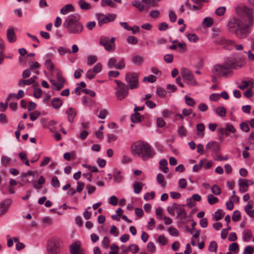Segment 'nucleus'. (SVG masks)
I'll use <instances>...</instances> for the list:
<instances>
[{
    "label": "nucleus",
    "mask_w": 254,
    "mask_h": 254,
    "mask_svg": "<svg viewBox=\"0 0 254 254\" xmlns=\"http://www.w3.org/2000/svg\"><path fill=\"white\" fill-rule=\"evenodd\" d=\"M132 154L138 156L143 161L147 160L153 157L155 151L146 142L138 140L132 144L130 147Z\"/></svg>",
    "instance_id": "f257e3e1"
},
{
    "label": "nucleus",
    "mask_w": 254,
    "mask_h": 254,
    "mask_svg": "<svg viewBox=\"0 0 254 254\" xmlns=\"http://www.w3.org/2000/svg\"><path fill=\"white\" fill-rule=\"evenodd\" d=\"M79 19L80 16L77 13L72 14L66 17L63 25L68 33L78 35L83 31V25Z\"/></svg>",
    "instance_id": "f03ea898"
},
{
    "label": "nucleus",
    "mask_w": 254,
    "mask_h": 254,
    "mask_svg": "<svg viewBox=\"0 0 254 254\" xmlns=\"http://www.w3.org/2000/svg\"><path fill=\"white\" fill-rule=\"evenodd\" d=\"M236 12L240 16L246 19V27H252L254 23V9L245 4H241L236 8Z\"/></svg>",
    "instance_id": "7ed1b4c3"
},
{
    "label": "nucleus",
    "mask_w": 254,
    "mask_h": 254,
    "mask_svg": "<svg viewBox=\"0 0 254 254\" xmlns=\"http://www.w3.org/2000/svg\"><path fill=\"white\" fill-rule=\"evenodd\" d=\"M117 86L115 88V95L118 100H123L127 97L128 94V87L123 82L115 80Z\"/></svg>",
    "instance_id": "20e7f679"
},
{
    "label": "nucleus",
    "mask_w": 254,
    "mask_h": 254,
    "mask_svg": "<svg viewBox=\"0 0 254 254\" xmlns=\"http://www.w3.org/2000/svg\"><path fill=\"white\" fill-rule=\"evenodd\" d=\"M138 77L139 74L135 72H128L126 74L125 80L128 88L132 90L138 87Z\"/></svg>",
    "instance_id": "39448f33"
},
{
    "label": "nucleus",
    "mask_w": 254,
    "mask_h": 254,
    "mask_svg": "<svg viewBox=\"0 0 254 254\" xmlns=\"http://www.w3.org/2000/svg\"><path fill=\"white\" fill-rule=\"evenodd\" d=\"M64 243L60 239L51 241L48 245V250L50 254H59L63 247Z\"/></svg>",
    "instance_id": "423d86ee"
},
{
    "label": "nucleus",
    "mask_w": 254,
    "mask_h": 254,
    "mask_svg": "<svg viewBox=\"0 0 254 254\" xmlns=\"http://www.w3.org/2000/svg\"><path fill=\"white\" fill-rule=\"evenodd\" d=\"M57 81L54 79H51L50 81L52 85V89L53 90L60 91L64 87L65 79L63 77L62 71L60 70H57Z\"/></svg>",
    "instance_id": "0eeeda50"
},
{
    "label": "nucleus",
    "mask_w": 254,
    "mask_h": 254,
    "mask_svg": "<svg viewBox=\"0 0 254 254\" xmlns=\"http://www.w3.org/2000/svg\"><path fill=\"white\" fill-rule=\"evenodd\" d=\"M213 70L217 75L224 77L231 76L233 73V71L224 63L222 64L215 65Z\"/></svg>",
    "instance_id": "6e6552de"
},
{
    "label": "nucleus",
    "mask_w": 254,
    "mask_h": 254,
    "mask_svg": "<svg viewBox=\"0 0 254 254\" xmlns=\"http://www.w3.org/2000/svg\"><path fill=\"white\" fill-rule=\"evenodd\" d=\"M181 73L183 78L186 80L188 84L193 86L198 85V83L195 79L193 74L189 69L182 67L181 69Z\"/></svg>",
    "instance_id": "1a4fd4ad"
},
{
    "label": "nucleus",
    "mask_w": 254,
    "mask_h": 254,
    "mask_svg": "<svg viewBox=\"0 0 254 254\" xmlns=\"http://www.w3.org/2000/svg\"><path fill=\"white\" fill-rule=\"evenodd\" d=\"M224 63L227 66L230 67V69H236L241 68L243 64L241 59H237L235 57H228L225 61Z\"/></svg>",
    "instance_id": "9d476101"
},
{
    "label": "nucleus",
    "mask_w": 254,
    "mask_h": 254,
    "mask_svg": "<svg viewBox=\"0 0 254 254\" xmlns=\"http://www.w3.org/2000/svg\"><path fill=\"white\" fill-rule=\"evenodd\" d=\"M98 20V24L101 27L104 24L112 22L115 20L116 18V15L115 14H108L105 15L102 13L96 14Z\"/></svg>",
    "instance_id": "9b49d317"
},
{
    "label": "nucleus",
    "mask_w": 254,
    "mask_h": 254,
    "mask_svg": "<svg viewBox=\"0 0 254 254\" xmlns=\"http://www.w3.org/2000/svg\"><path fill=\"white\" fill-rule=\"evenodd\" d=\"M241 26L239 20L233 17L229 19L227 27L230 32L234 34Z\"/></svg>",
    "instance_id": "f8f14e48"
},
{
    "label": "nucleus",
    "mask_w": 254,
    "mask_h": 254,
    "mask_svg": "<svg viewBox=\"0 0 254 254\" xmlns=\"http://www.w3.org/2000/svg\"><path fill=\"white\" fill-rule=\"evenodd\" d=\"M70 254H85L81 247L79 241H76L69 246Z\"/></svg>",
    "instance_id": "ddd939ff"
},
{
    "label": "nucleus",
    "mask_w": 254,
    "mask_h": 254,
    "mask_svg": "<svg viewBox=\"0 0 254 254\" xmlns=\"http://www.w3.org/2000/svg\"><path fill=\"white\" fill-rule=\"evenodd\" d=\"M250 27H246V24L242 26H241L238 30L234 33L235 35L240 39H243L246 38L249 33L248 31V29Z\"/></svg>",
    "instance_id": "4468645a"
},
{
    "label": "nucleus",
    "mask_w": 254,
    "mask_h": 254,
    "mask_svg": "<svg viewBox=\"0 0 254 254\" xmlns=\"http://www.w3.org/2000/svg\"><path fill=\"white\" fill-rule=\"evenodd\" d=\"M11 203V200L10 199H5L0 203V217L7 211Z\"/></svg>",
    "instance_id": "2eb2a0df"
},
{
    "label": "nucleus",
    "mask_w": 254,
    "mask_h": 254,
    "mask_svg": "<svg viewBox=\"0 0 254 254\" xmlns=\"http://www.w3.org/2000/svg\"><path fill=\"white\" fill-rule=\"evenodd\" d=\"M215 43L224 46V48H227V46L233 45L235 42L231 40H227L224 37H219L215 40Z\"/></svg>",
    "instance_id": "dca6fc26"
},
{
    "label": "nucleus",
    "mask_w": 254,
    "mask_h": 254,
    "mask_svg": "<svg viewBox=\"0 0 254 254\" xmlns=\"http://www.w3.org/2000/svg\"><path fill=\"white\" fill-rule=\"evenodd\" d=\"M121 249L122 250V253L129 251L133 254L137 253L139 250L138 246L134 244L130 245L128 248H126L125 246H122Z\"/></svg>",
    "instance_id": "f3484780"
},
{
    "label": "nucleus",
    "mask_w": 254,
    "mask_h": 254,
    "mask_svg": "<svg viewBox=\"0 0 254 254\" xmlns=\"http://www.w3.org/2000/svg\"><path fill=\"white\" fill-rule=\"evenodd\" d=\"M6 37L8 41L10 43H13L16 41V36L13 28H9L7 30Z\"/></svg>",
    "instance_id": "a211bd4d"
},
{
    "label": "nucleus",
    "mask_w": 254,
    "mask_h": 254,
    "mask_svg": "<svg viewBox=\"0 0 254 254\" xmlns=\"http://www.w3.org/2000/svg\"><path fill=\"white\" fill-rule=\"evenodd\" d=\"M67 119L69 123H72L76 115V110L73 108H69L66 111Z\"/></svg>",
    "instance_id": "6ab92c4d"
},
{
    "label": "nucleus",
    "mask_w": 254,
    "mask_h": 254,
    "mask_svg": "<svg viewBox=\"0 0 254 254\" xmlns=\"http://www.w3.org/2000/svg\"><path fill=\"white\" fill-rule=\"evenodd\" d=\"M238 185L239 186V191L244 193L248 190L249 187L246 181V179H240L238 181Z\"/></svg>",
    "instance_id": "aec40b11"
},
{
    "label": "nucleus",
    "mask_w": 254,
    "mask_h": 254,
    "mask_svg": "<svg viewBox=\"0 0 254 254\" xmlns=\"http://www.w3.org/2000/svg\"><path fill=\"white\" fill-rule=\"evenodd\" d=\"M206 148L214 152H217L220 150V146L218 143L213 141L208 142L206 145Z\"/></svg>",
    "instance_id": "412c9836"
},
{
    "label": "nucleus",
    "mask_w": 254,
    "mask_h": 254,
    "mask_svg": "<svg viewBox=\"0 0 254 254\" xmlns=\"http://www.w3.org/2000/svg\"><path fill=\"white\" fill-rule=\"evenodd\" d=\"M74 10L73 6L71 4H67L65 5L60 10V13L62 14L65 15L70 12H73Z\"/></svg>",
    "instance_id": "4be33fe9"
},
{
    "label": "nucleus",
    "mask_w": 254,
    "mask_h": 254,
    "mask_svg": "<svg viewBox=\"0 0 254 254\" xmlns=\"http://www.w3.org/2000/svg\"><path fill=\"white\" fill-rule=\"evenodd\" d=\"M21 177L23 179H26V181L28 183L32 182L34 180V172L28 171L26 173L22 174Z\"/></svg>",
    "instance_id": "5701e85b"
},
{
    "label": "nucleus",
    "mask_w": 254,
    "mask_h": 254,
    "mask_svg": "<svg viewBox=\"0 0 254 254\" xmlns=\"http://www.w3.org/2000/svg\"><path fill=\"white\" fill-rule=\"evenodd\" d=\"M177 216L181 221H184L187 218V212L183 206L180 207L177 211Z\"/></svg>",
    "instance_id": "b1692460"
},
{
    "label": "nucleus",
    "mask_w": 254,
    "mask_h": 254,
    "mask_svg": "<svg viewBox=\"0 0 254 254\" xmlns=\"http://www.w3.org/2000/svg\"><path fill=\"white\" fill-rule=\"evenodd\" d=\"M131 61L134 64L139 66L143 63L144 59L142 56L135 55L132 57Z\"/></svg>",
    "instance_id": "393cba45"
},
{
    "label": "nucleus",
    "mask_w": 254,
    "mask_h": 254,
    "mask_svg": "<svg viewBox=\"0 0 254 254\" xmlns=\"http://www.w3.org/2000/svg\"><path fill=\"white\" fill-rule=\"evenodd\" d=\"M51 103L52 107L55 109L60 108L63 104L62 101L58 98L52 99L51 101Z\"/></svg>",
    "instance_id": "a878e982"
},
{
    "label": "nucleus",
    "mask_w": 254,
    "mask_h": 254,
    "mask_svg": "<svg viewBox=\"0 0 254 254\" xmlns=\"http://www.w3.org/2000/svg\"><path fill=\"white\" fill-rule=\"evenodd\" d=\"M144 119V117L140 115L138 113H134L131 115L130 119L133 123H140Z\"/></svg>",
    "instance_id": "bb28decb"
},
{
    "label": "nucleus",
    "mask_w": 254,
    "mask_h": 254,
    "mask_svg": "<svg viewBox=\"0 0 254 254\" xmlns=\"http://www.w3.org/2000/svg\"><path fill=\"white\" fill-rule=\"evenodd\" d=\"M252 237V234L249 229H245L243 233V240L247 242L251 240Z\"/></svg>",
    "instance_id": "cd10ccee"
},
{
    "label": "nucleus",
    "mask_w": 254,
    "mask_h": 254,
    "mask_svg": "<svg viewBox=\"0 0 254 254\" xmlns=\"http://www.w3.org/2000/svg\"><path fill=\"white\" fill-rule=\"evenodd\" d=\"M78 4L81 9L84 10H88L91 8V4L89 3L86 2L84 0H79Z\"/></svg>",
    "instance_id": "c85d7f7f"
},
{
    "label": "nucleus",
    "mask_w": 254,
    "mask_h": 254,
    "mask_svg": "<svg viewBox=\"0 0 254 254\" xmlns=\"http://www.w3.org/2000/svg\"><path fill=\"white\" fill-rule=\"evenodd\" d=\"M33 84V80L32 79H20L18 82V86L20 87H24L26 85H31Z\"/></svg>",
    "instance_id": "c756f323"
},
{
    "label": "nucleus",
    "mask_w": 254,
    "mask_h": 254,
    "mask_svg": "<svg viewBox=\"0 0 254 254\" xmlns=\"http://www.w3.org/2000/svg\"><path fill=\"white\" fill-rule=\"evenodd\" d=\"M132 5L137 8L140 11H143L144 9V6L138 0H135L132 2Z\"/></svg>",
    "instance_id": "7c9ffc66"
},
{
    "label": "nucleus",
    "mask_w": 254,
    "mask_h": 254,
    "mask_svg": "<svg viewBox=\"0 0 254 254\" xmlns=\"http://www.w3.org/2000/svg\"><path fill=\"white\" fill-rule=\"evenodd\" d=\"M19 157L22 161L27 166H29V161L27 159V155L25 153L23 152H20L19 153Z\"/></svg>",
    "instance_id": "2f4dec72"
},
{
    "label": "nucleus",
    "mask_w": 254,
    "mask_h": 254,
    "mask_svg": "<svg viewBox=\"0 0 254 254\" xmlns=\"http://www.w3.org/2000/svg\"><path fill=\"white\" fill-rule=\"evenodd\" d=\"M215 112L219 116L224 117L226 116V110L223 107H219L216 108Z\"/></svg>",
    "instance_id": "473e14b6"
},
{
    "label": "nucleus",
    "mask_w": 254,
    "mask_h": 254,
    "mask_svg": "<svg viewBox=\"0 0 254 254\" xmlns=\"http://www.w3.org/2000/svg\"><path fill=\"white\" fill-rule=\"evenodd\" d=\"M125 60L124 58H122L119 62L114 65V67L116 69H122L125 67Z\"/></svg>",
    "instance_id": "72a5a7b5"
},
{
    "label": "nucleus",
    "mask_w": 254,
    "mask_h": 254,
    "mask_svg": "<svg viewBox=\"0 0 254 254\" xmlns=\"http://www.w3.org/2000/svg\"><path fill=\"white\" fill-rule=\"evenodd\" d=\"M120 171H117V172L115 173L113 175V178L114 182L116 183H121L123 180L122 177L120 175Z\"/></svg>",
    "instance_id": "f704fd0d"
},
{
    "label": "nucleus",
    "mask_w": 254,
    "mask_h": 254,
    "mask_svg": "<svg viewBox=\"0 0 254 254\" xmlns=\"http://www.w3.org/2000/svg\"><path fill=\"white\" fill-rule=\"evenodd\" d=\"M142 189V186L139 182H136L133 185V191L135 193L138 194L139 193Z\"/></svg>",
    "instance_id": "c9c22d12"
},
{
    "label": "nucleus",
    "mask_w": 254,
    "mask_h": 254,
    "mask_svg": "<svg viewBox=\"0 0 254 254\" xmlns=\"http://www.w3.org/2000/svg\"><path fill=\"white\" fill-rule=\"evenodd\" d=\"M217 244L215 241H211L208 246V250L210 252H214L216 253L217 252Z\"/></svg>",
    "instance_id": "e433bc0d"
},
{
    "label": "nucleus",
    "mask_w": 254,
    "mask_h": 254,
    "mask_svg": "<svg viewBox=\"0 0 254 254\" xmlns=\"http://www.w3.org/2000/svg\"><path fill=\"white\" fill-rule=\"evenodd\" d=\"M208 202L210 204H214L218 202V199L217 197L213 196L212 194H210L207 196Z\"/></svg>",
    "instance_id": "4c0bfd02"
},
{
    "label": "nucleus",
    "mask_w": 254,
    "mask_h": 254,
    "mask_svg": "<svg viewBox=\"0 0 254 254\" xmlns=\"http://www.w3.org/2000/svg\"><path fill=\"white\" fill-rule=\"evenodd\" d=\"M225 128L226 129V136H228L230 133H234L236 131V130L233 126L230 124H227Z\"/></svg>",
    "instance_id": "58836bf2"
},
{
    "label": "nucleus",
    "mask_w": 254,
    "mask_h": 254,
    "mask_svg": "<svg viewBox=\"0 0 254 254\" xmlns=\"http://www.w3.org/2000/svg\"><path fill=\"white\" fill-rule=\"evenodd\" d=\"M101 5L105 6L106 5L110 6L112 7H115L116 4L112 0H101Z\"/></svg>",
    "instance_id": "ea45409f"
},
{
    "label": "nucleus",
    "mask_w": 254,
    "mask_h": 254,
    "mask_svg": "<svg viewBox=\"0 0 254 254\" xmlns=\"http://www.w3.org/2000/svg\"><path fill=\"white\" fill-rule=\"evenodd\" d=\"M58 53L61 56L65 55L66 53H71V51L69 49L65 48L63 47H60L58 50Z\"/></svg>",
    "instance_id": "a19ab883"
},
{
    "label": "nucleus",
    "mask_w": 254,
    "mask_h": 254,
    "mask_svg": "<svg viewBox=\"0 0 254 254\" xmlns=\"http://www.w3.org/2000/svg\"><path fill=\"white\" fill-rule=\"evenodd\" d=\"M229 250L237 254L239 251V245L237 243H233L229 246Z\"/></svg>",
    "instance_id": "79ce46f5"
},
{
    "label": "nucleus",
    "mask_w": 254,
    "mask_h": 254,
    "mask_svg": "<svg viewBox=\"0 0 254 254\" xmlns=\"http://www.w3.org/2000/svg\"><path fill=\"white\" fill-rule=\"evenodd\" d=\"M157 79L156 77L153 75H150L148 76H145L143 79V82H148L153 83L156 81Z\"/></svg>",
    "instance_id": "37998d69"
},
{
    "label": "nucleus",
    "mask_w": 254,
    "mask_h": 254,
    "mask_svg": "<svg viewBox=\"0 0 254 254\" xmlns=\"http://www.w3.org/2000/svg\"><path fill=\"white\" fill-rule=\"evenodd\" d=\"M202 24L209 27L213 24V19L209 17H205L203 20Z\"/></svg>",
    "instance_id": "c03bdc74"
},
{
    "label": "nucleus",
    "mask_w": 254,
    "mask_h": 254,
    "mask_svg": "<svg viewBox=\"0 0 254 254\" xmlns=\"http://www.w3.org/2000/svg\"><path fill=\"white\" fill-rule=\"evenodd\" d=\"M45 66L47 68V69L50 71H53V70H54V65H53V62H52V61L51 60H47L45 61Z\"/></svg>",
    "instance_id": "a18cd8bd"
},
{
    "label": "nucleus",
    "mask_w": 254,
    "mask_h": 254,
    "mask_svg": "<svg viewBox=\"0 0 254 254\" xmlns=\"http://www.w3.org/2000/svg\"><path fill=\"white\" fill-rule=\"evenodd\" d=\"M41 113L39 111L36 110L30 114V119L31 121H35L40 115Z\"/></svg>",
    "instance_id": "49530a36"
},
{
    "label": "nucleus",
    "mask_w": 254,
    "mask_h": 254,
    "mask_svg": "<svg viewBox=\"0 0 254 254\" xmlns=\"http://www.w3.org/2000/svg\"><path fill=\"white\" fill-rule=\"evenodd\" d=\"M196 129L197 130L200 132L201 133H198L199 135L203 137L204 136V133L203 132L205 129V126L203 124L199 123L196 125Z\"/></svg>",
    "instance_id": "de8ad7c7"
},
{
    "label": "nucleus",
    "mask_w": 254,
    "mask_h": 254,
    "mask_svg": "<svg viewBox=\"0 0 254 254\" xmlns=\"http://www.w3.org/2000/svg\"><path fill=\"white\" fill-rule=\"evenodd\" d=\"M177 131H178V133L179 134V135L181 137L186 136L187 135V129L183 126H181V127H179Z\"/></svg>",
    "instance_id": "09e8293b"
},
{
    "label": "nucleus",
    "mask_w": 254,
    "mask_h": 254,
    "mask_svg": "<svg viewBox=\"0 0 254 254\" xmlns=\"http://www.w3.org/2000/svg\"><path fill=\"white\" fill-rule=\"evenodd\" d=\"M11 162V159L6 156H2L1 158V164L5 167L8 165Z\"/></svg>",
    "instance_id": "8fccbe9b"
},
{
    "label": "nucleus",
    "mask_w": 254,
    "mask_h": 254,
    "mask_svg": "<svg viewBox=\"0 0 254 254\" xmlns=\"http://www.w3.org/2000/svg\"><path fill=\"white\" fill-rule=\"evenodd\" d=\"M111 251L109 252V254H118L119 250V247L115 244H113L110 246Z\"/></svg>",
    "instance_id": "3c124183"
},
{
    "label": "nucleus",
    "mask_w": 254,
    "mask_h": 254,
    "mask_svg": "<svg viewBox=\"0 0 254 254\" xmlns=\"http://www.w3.org/2000/svg\"><path fill=\"white\" fill-rule=\"evenodd\" d=\"M97 58L95 56H90L87 58V64L91 65L96 62Z\"/></svg>",
    "instance_id": "603ef678"
},
{
    "label": "nucleus",
    "mask_w": 254,
    "mask_h": 254,
    "mask_svg": "<svg viewBox=\"0 0 254 254\" xmlns=\"http://www.w3.org/2000/svg\"><path fill=\"white\" fill-rule=\"evenodd\" d=\"M211 190L212 192L215 195H219L221 193V189L216 185H213Z\"/></svg>",
    "instance_id": "864d4df0"
},
{
    "label": "nucleus",
    "mask_w": 254,
    "mask_h": 254,
    "mask_svg": "<svg viewBox=\"0 0 254 254\" xmlns=\"http://www.w3.org/2000/svg\"><path fill=\"white\" fill-rule=\"evenodd\" d=\"M143 197L144 199L147 201L150 199H153L155 197V192L153 191L147 192L144 194Z\"/></svg>",
    "instance_id": "5fc2aeb1"
},
{
    "label": "nucleus",
    "mask_w": 254,
    "mask_h": 254,
    "mask_svg": "<svg viewBox=\"0 0 254 254\" xmlns=\"http://www.w3.org/2000/svg\"><path fill=\"white\" fill-rule=\"evenodd\" d=\"M241 217V213L239 210H235L233 212L232 218L234 221H238Z\"/></svg>",
    "instance_id": "6e6d98bb"
},
{
    "label": "nucleus",
    "mask_w": 254,
    "mask_h": 254,
    "mask_svg": "<svg viewBox=\"0 0 254 254\" xmlns=\"http://www.w3.org/2000/svg\"><path fill=\"white\" fill-rule=\"evenodd\" d=\"M51 185L54 188H59L60 186V183L57 177L55 176L52 178Z\"/></svg>",
    "instance_id": "4d7b16f0"
},
{
    "label": "nucleus",
    "mask_w": 254,
    "mask_h": 254,
    "mask_svg": "<svg viewBox=\"0 0 254 254\" xmlns=\"http://www.w3.org/2000/svg\"><path fill=\"white\" fill-rule=\"evenodd\" d=\"M157 94L160 97H164L166 95V92L165 89L161 87H157L156 90Z\"/></svg>",
    "instance_id": "13d9d810"
},
{
    "label": "nucleus",
    "mask_w": 254,
    "mask_h": 254,
    "mask_svg": "<svg viewBox=\"0 0 254 254\" xmlns=\"http://www.w3.org/2000/svg\"><path fill=\"white\" fill-rule=\"evenodd\" d=\"M225 11L226 7L225 6H220L216 9L215 13L218 16H222L224 14Z\"/></svg>",
    "instance_id": "bf43d9fd"
},
{
    "label": "nucleus",
    "mask_w": 254,
    "mask_h": 254,
    "mask_svg": "<svg viewBox=\"0 0 254 254\" xmlns=\"http://www.w3.org/2000/svg\"><path fill=\"white\" fill-rule=\"evenodd\" d=\"M127 40L129 44L132 45H135L138 42V39L137 38L133 36H128Z\"/></svg>",
    "instance_id": "052dcab7"
},
{
    "label": "nucleus",
    "mask_w": 254,
    "mask_h": 254,
    "mask_svg": "<svg viewBox=\"0 0 254 254\" xmlns=\"http://www.w3.org/2000/svg\"><path fill=\"white\" fill-rule=\"evenodd\" d=\"M186 103L190 107H193L195 104V101L192 98L187 96L185 97Z\"/></svg>",
    "instance_id": "680f3d73"
},
{
    "label": "nucleus",
    "mask_w": 254,
    "mask_h": 254,
    "mask_svg": "<svg viewBox=\"0 0 254 254\" xmlns=\"http://www.w3.org/2000/svg\"><path fill=\"white\" fill-rule=\"evenodd\" d=\"M187 182L185 179L182 178L179 180V186L180 189H184L187 187Z\"/></svg>",
    "instance_id": "e2e57ef3"
},
{
    "label": "nucleus",
    "mask_w": 254,
    "mask_h": 254,
    "mask_svg": "<svg viewBox=\"0 0 254 254\" xmlns=\"http://www.w3.org/2000/svg\"><path fill=\"white\" fill-rule=\"evenodd\" d=\"M168 232L172 236H178L179 234V231L176 228L172 227L169 228Z\"/></svg>",
    "instance_id": "0e129e2a"
},
{
    "label": "nucleus",
    "mask_w": 254,
    "mask_h": 254,
    "mask_svg": "<svg viewBox=\"0 0 254 254\" xmlns=\"http://www.w3.org/2000/svg\"><path fill=\"white\" fill-rule=\"evenodd\" d=\"M187 37L190 42H196L198 40L197 36L195 34H189Z\"/></svg>",
    "instance_id": "69168bd1"
},
{
    "label": "nucleus",
    "mask_w": 254,
    "mask_h": 254,
    "mask_svg": "<svg viewBox=\"0 0 254 254\" xmlns=\"http://www.w3.org/2000/svg\"><path fill=\"white\" fill-rule=\"evenodd\" d=\"M174 56L172 54H167L164 57V60L167 63H171L173 61Z\"/></svg>",
    "instance_id": "338daca9"
},
{
    "label": "nucleus",
    "mask_w": 254,
    "mask_h": 254,
    "mask_svg": "<svg viewBox=\"0 0 254 254\" xmlns=\"http://www.w3.org/2000/svg\"><path fill=\"white\" fill-rule=\"evenodd\" d=\"M147 250L151 253H154L156 251L155 246L153 242H149L147 244Z\"/></svg>",
    "instance_id": "774afa93"
}]
</instances>
